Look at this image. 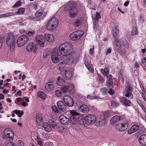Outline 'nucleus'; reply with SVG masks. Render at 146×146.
I'll use <instances>...</instances> for the list:
<instances>
[{
    "instance_id": "obj_12",
    "label": "nucleus",
    "mask_w": 146,
    "mask_h": 146,
    "mask_svg": "<svg viewBox=\"0 0 146 146\" xmlns=\"http://www.w3.org/2000/svg\"><path fill=\"white\" fill-rule=\"evenodd\" d=\"M63 100L65 104L69 107H72L74 105V102L72 98L68 95L64 96Z\"/></svg>"
},
{
    "instance_id": "obj_32",
    "label": "nucleus",
    "mask_w": 146,
    "mask_h": 146,
    "mask_svg": "<svg viewBox=\"0 0 146 146\" xmlns=\"http://www.w3.org/2000/svg\"><path fill=\"white\" fill-rule=\"evenodd\" d=\"M101 16L100 14V13L96 12V18L94 19V21H93V24L94 25V28H95V26L96 25V22H98L99 19L101 18Z\"/></svg>"
},
{
    "instance_id": "obj_46",
    "label": "nucleus",
    "mask_w": 146,
    "mask_h": 146,
    "mask_svg": "<svg viewBox=\"0 0 146 146\" xmlns=\"http://www.w3.org/2000/svg\"><path fill=\"white\" fill-rule=\"evenodd\" d=\"M35 33V31H29L28 32L27 31L26 34H27L29 36H33Z\"/></svg>"
},
{
    "instance_id": "obj_29",
    "label": "nucleus",
    "mask_w": 146,
    "mask_h": 146,
    "mask_svg": "<svg viewBox=\"0 0 146 146\" xmlns=\"http://www.w3.org/2000/svg\"><path fill=\"white\" fill-rule=\"evenodd\" d=\"M100 71L104 77H106V76L109 74V72L108 68L107 67L105 68H102L101 69Z\"/></svg>"
},
{
    "instance_id": "obj_50",
    "label": "nucleus",
    "mask_w": 146,
    "mask_h": 146,
    "mask_svg": "<svg viewBox=\"0 0 146 146\" xmlns=\"http://www.w3.org/2000/svg\"><path fill=\"white\" fill-rule=\"evenodd\" d=\"M25 10V8H20L19 9L18 11L16 13V14H23L24 13Z\"/></svg>"
},
{
    "instance_id": "obj_26",
    "label": "nucleus",
    "mask_w": 146,
    "mask_h": 146,
    "mask_svg": "<svg viewBox=\"0 0 146 146\" xmlns=\"http://www.w3.org/2000/svg\"><path fill=\"white\" fill-rule=\"evenodd\" d=\"M56 83L58 85L60 86H62L64 85L65 81L63 79L59 76L57 78Z\"/></svg>"
},
{
    "instance_id": "obj_14",
    "label": "nucleus",
    "mask_w": 146,
    "mask_h": 146,
    "mask_svg": "<svg viewBox=\"0 0 146 146\" xmlns=\"http://www.w3.org/2000/svg\"><path fill=\"white\" fill-rule=\"evenodd\" d=\"M115 43L114 42L115 45V48L117 51L120 54L122 55L124 54L125 53V50L122 49L121 44L119 42V40L117 42L115 40Z\"/></svg>"
},
{
    "instance_id": "obj_44",
    "label": "nucleus",
    "mask_w": 146,
    "mask_h": 146,
    "mask_svg": "<svg viewBox=\"0 0 146 146\" xmlns=\"http://www.w3.org/2000/svg\"><path fill=\"white\" fill-rule=\"evenodd\" d=\"M61 90L64 93H66L69 91L68 86H65L62 87Z\"/></svg>"
},
{
    "instance_id": "obj_23",
    "label": "nucleus",
    "mask_w": 146,
    "mask_h": 146,
    "mask_svg": "<svg viewBox=\"0 0 146 146\" xmlns=\"http://www.w3.org/2000/svg\"><path fill=\"white\" fill-rule=\"evenodd\" d=\"M122 117L118 115H115L111 119V122L112 124H114L115 123L122 120Z\"/></svg>"
},
{
    "instance_id": "obj_30",
    "label": "nucleus",
    "mask_w": 146,
    "mask_h": 146,
    "mask_svg": "<svg viewBox=\"0 0 146 146\" xmlns=\"http://www.w3.org/2000/svg\"><path fill=\"white\" fill-rule=\"evenodd\" d=\"M78 9H75L74 10L70 11L69 17L72 18H75L77 15Z\"/></svg>"
},
{
    "instance_id": "obj_15",
    "label": "nucleus",
    "mask_w": 146,
    "mask_h": 146,
    "mask_svg": "<svg viewBox=\"0 0 146 146\" xmlns=\"http://www.w3.org/2000/svg\"><path fill=\"white\" fill-rule=\"evenodd\" d=\"M57 104L58 109L60 111L64 112H66L67 111L66 106L64 104L63 102L61 101H59L57 102Z\"/></svg>"
},
{
    "instance_id": "obj_39",
    "label": "nucleus",
    "mask_w": 146,
    "mask_h": 146,
    "mask_svg": "<svg viewBox=\"0 0 146 146\" xmlns=\"http://www.w3.org/2000/svg\"><path fill=\"white\" fill-rule=\"evenodd\" d=\"M65 78L67 80L70 79L72 77V74L70 71H65Z\"/></svg>"
},
{
    "instance_id": "obj_47",
    "label": "nucleus",
    "mask_w": 146,
    "mask_h": 146,
    "mask_svg": "<svg viewBox=\"0 0 146 146\" xmlns=\"http://www.w3.org/2000/svg\"><path fill=\"white\" fill-rule=\"evenodd\" d=\"M97 80L100 83H104V80L103 78L99 75H98Z\"/></svg>"
},
{
    "instance_id": "obj_20",
    "label": "nucleus",
    "mask_w": 146,
    "mask_h": 146,
    "mask_svg": "<svg viewBox=\"0 0 146 146\" xmlns=\"http://www.w3.org/2000/svg\"><path fill=\"white\" fill-rule=\"evenodd\" d=\"M138 140L141 145L145 146L146 145V134H143L141 135Z\"/></svg>"
},
{
    "instance_id": "obj_45",
    "label": "nucleus",
    "mask_w": 146,
    "mask_h": 146,
    "mask_svg": "<svg viewBox=\"0 0 146 146\" xmlns=\"http://www.w3.org/2000/svg\"><path fill=\"white\" fill-rule=\"evenodd\" d=\"M43 12L42 10H39L36 12L35 15L36 17H39L43 14Z\"/></svg>"
},
{
    "instance_id": "obj_37",
    "label": "nucleus",
    "mask_w": 146,
    "mask_h": 146,
    "mask_svg": "<svg viewBox=\"0 0 146 146\" xmlns=\"http://www.w3.org/2000/svg\"><path fill=\"white\" fill-rule=\"evenodd\" d=\"M105 123L104 119H101L98 122H97L95 124L96 125L97 127L102 126Z\"/></svg>"
},
{
    "instance_id": "obj_64",
    "label": "nucleus",
    "mask_w": 146,
    "mask_h": 146,
    "mask_svg": "<svg viewBox=\"0 0 146 146\" xmlns=\"http://www.w3.org/2000/svg\"><path fill=\"white\" fill-rule=\"evenodd\" d=\"M5 146H15L14 143L12 142L7 143L5 145Z\"/></svg>"
},
{
    "instance_id": "obj_16",
    "label": "nucleus",
    "mask_w": 146,
    "mask_h": 146,
    "mask_svg": "<svg viewBox=\"0 0 146 146\" xmlns=\"http://www.w3.org/2000/svg\"><path fill=\"white\" fill-rule=\"evenodd\" d=\"M36 40L40 45L41 47L43 46L45 42V40L44 36L42 35H38L37 36Z\"/></svg>"
},
{
    "instance_id": "obj_62",
    "label": "nucleus",
    "mask_w": 146,
    "mask_h": 146,
    "mask_svg": "<svg viewBox=\"0 0 146 146\" xmlns=\"http://www.w3.org/2000/svg\"><path fill=\"white\" fill-rule=\"evenodd\" d=\"M75 24L77 26H78L80 24V21L79 19H76L74 22Z\"/></svg>"
},
{
    "instance_id": "obj_19",
    "label": "nucleus",
    "mask_w": 146,
    "mask_h": 146,
    "mask_svg": "<svg viewBox=\"0 0 146 146\" xmlns=\"http://www.w3.org/2000/svg\"><path fill=\"white\" fill-rule=\"evenodd\" d=\"M54 88L53 82L52 81L48 82L45 86L46 89L49 91L52 90Z\"/></svg>"
},
{
    "instance_id": "obj_8",
    "label": "nucleus",
    "mask_w": 146,
    "mask_h": 146,
    "mask_svg": "<svg viewBox=\"0 0 146 146\" xmlns=\"http://www.w3.org/2000/svg\"><path fill=\"white\" fill-rule=\"evenodd\" d=\"M77 106L79 107V111L82 113H87L89 111V108L88 106L84 104H82V103L80 100L77 101Z\"/></svg>"
},
{
    "instance_id": "obj_22",
    "label": "nucleus",
    "mask_w": 146,
    "mask_h": 146,
    "mask_svg": "<svg viewBox=\"0 0 146 146\" xmlns=\"http://www.w3.org/2000/svg\"><path fill=\"white\" fill-rule=\"evenodd\" d=\"M86 117H78V122L79 124L81 125H83L85 127H87V121L86 119Z\"/></svg>"
},
{
    "instance_id": "obj_49",
    "label": "nucleus",
    "mask_w": 146,
    "mask_h": 146,
    "mask_svg": "<svg viewBox=\"0 0 146 146\" xmlns=\"http://www.w3.org/2000/svg\"><path fill=\"white\" fill-rule=\"evenodd\" d=\"M138 32L137 27H133V30L131 32L132 35H134L136 34H137Z\"/></svg>"
},
{
    "instance_id": "obj_18",
    "label": "nucleus",
    "mask_w": 146,
    "mask_h": 146,
    "mask_svg": "<svg viewBox=\"0 0 146 146\" xmlns=\"http://www.w3.org/2000/svg\"><path fill=\"white\" fill-rule=\"evenodd\" d=\"M60 122L64 125H66L69 122V119L63 115H61L59 117Z\"/></svg>"
},
{
    "instance_id": "obj_57",
    "label": "nucleus",
    "mask_w": 146,
    "mask_h": 146,
    "mask_svg": "<svg viewBox=\"0 0 146 146\" xmlns=\"http://www.w3.org/2000/svg\"><path fill=\"white\" fill-rule=\"evenodd\" d=\"M108 84L109 86L111 88H112L113 86V80H108Z\"/></svg>"
},
{
    "instance_id": "obj_51",
    "label": "nucleus",
    "mask_w": 146,
    "mask_h": 146,
    "mask_svg": "<svg viewBox=\"0 0 146 146\" xmlns=\"http://www.w3.org/2000/svg\"><path fill=\"white\" fill-rule=\"evenodd\" d=\"M16 14L14 12H12L10 13H7L5 14H4V17H8L9 16H11L14 15H15Z\"/></svg>"
},
{
    "instance_id": "obj_3",
    "label": "nucleus",
    "mask_w": 146,
    "mask_h": 146,
    "mask_svg": "<svg viewBox=\"0 0 146 146\" xmlns=\"http://www.w3.org/2000/svg\"><path fill=\"white\" fill-rule=\"evenodd\" d=\"M58 24V20L55 17L50 19L47 23V28L48 30L51 31L54 29Z\"/></svg>"
},
{
    "instance_id": "obj_24",
    "label": "nucleus",
    "mask_w": 146,
    "mask_h": 146,
    "mask_svg": "<svg viewBox=\"0 0 146 146\" xmlns=\"http://www.w3.org/2000/svg\"><path fill=\"white\" fill-rule=\"evenodd\" d=\"M139 129V125H134L128 130L127 133L129 134H132L136 131Z\"/></svg>"
},
{
    "instance_id": "obj_31",
    "label": "nucleus",
    "mask_w": 146,
    "mask_h": 146,
    "mask_svg": "<svg viewBox=\"0 0 146 146\" xmlns=\"http://www.w3.org/2000/svg\"><path fill=\"white\" fill-rule=\"evenodd\" d=\"M43 127L47 131L50 132L52 130L51 126L47 123H44L43 124Z\"/></svg>"
},
{
    "instance_id": "obj_11",
    "label": "nucleus",
    "mask_w": 146,
    "mask_h": 146,
    "mask_svg": "<svg viewBox=\"0 0 146 146\" xmlns=\"http://www.w3.org/2000/svg\"><path fill=\"white\" fill-rule=\"evenodd\" d=\"M133 91V88L131 85L129 84H127L126 87V90L125 91V96L128 98L130 99H132L133 96L132 93Z\"/></svg>"
},
{
    "instance_id": "obj_60",
    "label": "nucleus",
    "mask_w": 146,
    "mask_h": 146,
    "mask_svg": "<svg viewBox=\"0 0 146 146\" xmlns=\"http://www.w3.org/2000/svg\"><path fill=\"white\" fill-rule=\"evenodd\" d=\"M111 88L108 92V93L111 95H113L115 93L114 91Z\"/></svg>"
},
{
    "instance_id": "obj_63",
    "label": "nucleus",
    "mask_w": 146,
    "mask_h": 146,
    "mask_svg": "<svg viewBox=\"0 0 146 146\" xmlns=\"http://www.w3.org/2000/svg\"><path fill=\"white\" fill-rule=\"evenodd\" d=\"M18 146H24L23 142L21 140H19L18 142Z\"/></svg>"
},
{
    "instance_id": "obj_52",
    "label": "nucleus",
    "mask_w": 146,
    "mask_h": 146,
    "mask_svg": "<svg viewBox=\"0 0 146 146\" xmlns=\"http://www.w3.org/2000/svg\"><path fill=\"white\" fill-rule=\"evenodd\" d=\"M21 2L20 1H17L15 5H14L12 7L13 8L19 7L21 5Z\"/></svg>"
},
{
    "instance_id": "obj_43",
    "label": "nucleus",
    "mask_w": 146,
    "mask_h": 146,
    "mask_svg": "<svg viewBox=\"0 0 146 146\" xmlns=\"http://www.w3.org/2000/svg\"><path fill=\"white\" fill-rule=\"evenodd\" d=\"M119 103L116 101H111V106L114 108L119 106Z\"/></svg>"
},
{
    "instance_id": "obj_25",
    "label": "nucleus",
    "mask_w": 146,
    "mask_h": 146,
    "mask_svg": "<svg viewBox=\"0 0 146 146\" xmlns=\"http://www.w3.org/2000/svg\"><path fill=\"white\" fill-rule=\"evenodd\" d=\"M66 61L65 60H63L62 62L59 64L57 66V68L59 70H61L63 69L64 67H65L66 64Z\"/></svg>"
},
{
    "instance_id": "obj_33",
    "label": "nucleus",
    "mask_w": 146,
    "mask_h": 146,
    "mask_svg": "<svg viewBox=\"0 0 146 146\" xmlns=\"http://www.w3.org/2000/svg\"><path fill=\"white\" fill-rule=\"evenodd\" d=\"M48 122L51 126L54 129H56L57 128L56 123L54 120L49 119Z\"/></svg>"
},
{
    "instance_id": "obj_35",
    "label": "nucleus",
    "mask_w": 146,
    "mask_h": 146,
    "mask_svg": "<svg viewBox=\"0 0 146 146\" xmlns=\"http://www.w3.org/2000/svg\"><path fill=\"white\" fill-rule=\"evenodd\" d=\"M25 98V97H24L23 98H21L19 97L17 98L15 101V103L18 105H21L23 101H24V99Z\"/></svg>"
},
{
    "instance_id": "obj_40",
    "label": "nucleus",
    "mask_w": 146,
    "mask_h": 146,
    "mask_svg": "<svg viewBox=\"0 0 146 146\" xmlns=\"http://www.w3.org/2000/svg\"><path fill=\"white\" fill-rule=\"evenodd\" d=\"M13 112L18 115L19 117H21L24 114V112L23 111H21L19 110H15L13 111Z\"/></svg>"
},
{
    "instance_id": "obj_2",
    "label": "nucleus",
    "mask_w": 146,
    "mask_h": 146,
    "mask_svg": "<svg viewBox=\"0 0 146 146\" xmlns=\"http://www.w3.org/2000/svg\"><path fill=\"white\" fill-rule=\"evenodd\" d=\"M15 35L12 33H8L7 36L6 42L7 45L10 47L11 51L13 52L15 48Z\"/></svg>"
},
{
    "instance_id": "obj_7",
    "label": "nucleus",
    "mask_w": 146,
    "mask_h": 146,
    "mask_svg": "<svg viewBox=\"0 0 146 146\" xmlns=\"http://www.w3.org/2000/svg\"><path fill=\"white\" fill-rule=\"evenodd\" d=\"M4 134L7 140L9 141H12L14 139V133L11 129L7 128L4 131Z\"/></svg>"
},
{
    "instance_id": "obj_42",
    "label": "nucleus",
    "mask_w": 146,
    "mask_h": 146,
    "mask_svg": "<svg viewBox=\"0 0 146 146\" xmlns=\"http://www.w3.org/2000/svg\"><path fill=\"white\" fill-rule=\"evenodd\" d=\"M58 129L59 131L61 133H65L66 132L67 130L66 128L61 126H59Z\"/></svg>"
},
{
    "instance_id": "obj_17",
    "label": "nucleus",
    "mask_w": 146,
    "mask_h": 146,
    "mask_svg": "<svg viewBox=\"0 0 146 146\" xmlns=\"http://www.w3.org/2000/svg\"><path fill=\"white\" fill-rule=\"evenodd\" d=\"M87 122L90 123H94L96 119V116L92 115H89L86 117Z\"/></svg>"
},
{
    "instance_id": "obj_38",
    "label": "nucleus",
    "mask_w": 146,
    "mask_h": 146,
    "mask_svg": "<svg viewBox=\"0 0 146 146\" xmlns=\"http://www.w3.org/2000/svg\"><path fill=\"white\" fill-rule=\"evenodd\" d=\"M113 36L115 38V41L117 42L118 41V37L117 36V34L118 33V31L117 29H115L113 30Z\"/></svg>"
},
{
    "instance_id": "obj_56",
    "label": "nucleus",
    "mask_w": 146,
    "mask_h": 146,
    "mask_svg": "<svg viewBox=\"0 0 146 146\" xmlns=\"http://www.w3.org/2000/svg\"><path fill=\"white\" fill-rule=\"evenodd\" d=\"M37 141L38 144V145H40V146H42L43 144L42 143V140L40 138L38 137L37 136Z\"/></svg>"
},
{
    "instance_id": "obj_9",
    "label": "nucleus",
    "mask_w": 146,
    "mask_h": 146,
    "mask_svg": "<svg viewBox=\"0 0 146 146\" xmlns=\"http://www.w3.org/2000/svg\"><path fill=\"white\" fill-rule=\"evenodd\" d=\"M128 127V123L127 121L119 123L116 125V129L120 131H125Z\"/></svg>"
},
{
    "instance_id": "obj_41",
    "label": "nucleus",
    "mask_w": 146,
    "mask_h": 146,
    "mask_svg": "<svg viewBox=\"0 0 146 146\" xmlns=\"http://www.w3.org/2000/svg\"><path fill=\"white\" fill-rule=\"evenodd\" d=\"M38 96L42 99H44L46 97V94L43 92H39L38 93Z\"/></svg>"
},
{
    "instance_id": "obj_5",
    "label": "nucleus",
    "mask_w": 146,
    "mask_h": 146,
    "mask_svg": "<svg viewBox=\"0 0 146 146\" xmlns=\"http://www.w3.org/2000/svg\"><path fill=\"white\" fill-rule=\"evenodd\" d=\"M70 111L72 116L70 117L69 122L73 125H76L77 123L78 116L80 115V113L74 110H71Z\"/></svg>"
},
{
    "instance_id": "obj_13",
    "label": "nucleus",
    "mask_w": 146,
    "mask_h": 146,
    "mask_svg": "<svg viewBox=\"0 0 146 146\" xmlns=\"http://www.w3.org/2000/svg\"><path fill=\"white\" fill-rule=\"evenodd\" d=\"M27 50L29 52L33 51L34 53L36 52L38 49V47L33 42H31L29 43L26 46Z\"/></svg>"
},
{
    "instance_id": "obj_34",
    "label": "nucleus",
    "mask_w": 146,
    "mask_h": 146,
    "mask_svg": "<svg viewBox=\"0 0 146 146\" xmlns=\"http://www.w3.org/2000/svg\"><path fill=\"white\" fill-rule=\"evenodd\" d=\"M85 64L89 71L92 73L94 72V69L91 67L90 64L87 61L85 60L84 62Z\"/></svg>"
},
{
    "instance_id": "obj_61",
    "label": "nucleus",
    "mask_w": 146,
    "mask_h": 146,
    "mask_svg": "<svg viewBox=\"0 0 146 146\" xmlns=\"http://www.w3.org/2000/svg\"><path fill=\"white\" fill-rule=\"evenodd\" d=\"M42 135L44 138H48L49 137V134L43 132L42 133Z\"/></svg>"
},
{
    "instance_id": "obj_6",
    "label": "nucleus",
    "mask_w": 146,
    "mask_h": 146,
    "mask_svg": "<svg viewBox=\"0 0 146 146\" xmlns=\"http://www.w3.org/2000/svg\"><path fill=\"white\" fill-rule=\"evenodd\" d=\"M28 36L25 35H23L20 36L18 38L17 42V44L19 47L23 46L28 40Z\"/></svg>"
},
{
    "instance_id": "obj_59",
    "label": "nucleus",
    "mask_w": 146,
    "mask_h": 146,
    "mask_svg": "<svg viewBox=\"0 0 146 146\" xmlns=\"http://www.w3.org/2000/svg\"><path fill=\"white\" fill-rule=\"evenodd\" d=\"M69 88V91L72 90L74 89V86L72 84H69L68 86Z\"/></svg>"
},
{
    "instance_id": "obj_48",
    "label": "nucleus",
    "mask_w": 146,
    "mask_h": 146,
    "mask_svg": "<svg viewBox=\"0 0 146 146\" xmlns=\"http://www.w3.org/2000/svg\"><path fill=\"white\" fill-rule=\"evenodd\" d=\"M50 53V52L48 51V49H45L43 52L44 57L46 58L49 55Z\"/></svg>"
},
{
    "instance_id": "obj_27",
    "label": "nucleus",
    "mask_w": 146,
    "mask_h": 146,
    "mask_svg": "<svg viewBox=\"0 0 146 146\" xmlns=\"http://www.w3.org/2000/svg\"><path fill=\"white\" fill-rule=\"evenodd\" d=\"M76 5L74 3H71L68 4L67 6V9L68 11L74 10L75 9H78L76 7Z\"/></svg>"
},
{
    "instance_id": "obj_4",
    "label": "nucleus",
    "mask_w": 146,
    "mask_h": 146,
    "mask_svg": "<svg viewBox=\"0 0 146 146\" xmlns=\"http://www.w3.org/2000/svg\"><path fill=\"white\" fill-rule=\"evenodd\" d=\"M84 32L81 30H78L71 33L69 36L72 40H76L80 39L83 36Z\"/></svg>"
},
{
    "instance_id": "obj_53",
    "label": "nucleus",
    "mask_w": 146,
    "mask_h": 146,
    "mask_svg": "<svg viewBox=\"0 0 146 146\" xmlns=\"http://www.w3.org/2000/svg\"><path fill=\"white\" fill-rule=\"evenodd\" d=\"M55 94L58 97H62V96L61 92L58 90L55 91Z\"/></svg>"
},
{
    "instance_id": "obj_28",
    "label": "nucleus",
    "mask_w": 146,
    "mask_h": 146,
    "mask_svg": "<svg viewBox=\"0 0 146 146\" xmlns=\"http://www.w3.org/2000/svg\"><path fill=\"white\" fill-rule=\"evenodd\" d=\"M45 39L47 41L50 42H52L54 40V37L53 35L47 34L45 35Z\"/></svg>"
},
{
    "instance_id": "obj_58",
    "label": "nucleus",
    "mask_w": 146,
    "mask_h": 146,
    "mask_svg": "<svg viewBox=\"0 0 146 146\" xmlns=\"http://www.w3.org/2000/svg\"><path fill=\"white\" fill-rule=\"evenodd\" d=\"M45 144L46 146H54L53 143L51 142H46Z\"/></svg>"
},
{
    "instance_id": "obj_10",
    "label": "nucleus",
    "mask_w": 146,
    "mask_h": 146,
    "mask_svg": "<svg viewBox=\"0 0 146 146\" xmlns=\"http://www.w3.org/2000/svg\"><path fill=\"white\" fill-rule=\"evenodd\" d=\"M58 52V50L54 49L52 52L51 58L52 62L54 63H57L59 61V57L60 56Z\"/></svg>"
},
{
    "instance_id": "obj_54",
    "label": "nucleus",
    "mask_w": 146,
    "mask_h": 146,
    "mask_svg": "<svg viewBox=\"0 0 146 146\" xmlns=\"http://www.w3.org/2000/svg\"><path fill=\"white\" fill-rule=\"evenodd\" d=\"M100 91L102 94L106 95L107 93V90L106 88H104L100 89Z\"/></svg>"
},
{
    "instance_id": "obj_21",
    "label": "nucleus",
    "mask_w": 146,
    "mask_h": 146,
    "mask_svg": "<svg viewBox=\"0 0 146 146\" xmlns=\"http://www.w3.org/2000/svg\"><path fill=\"white\" fill-rule=\"evenodd\" d=\"M120 102L123 104V105L127 107L130 106V104H131V102L130 100L127 99V98L125 97H122L120 99Z\"/></svg>"
},
{
    "instance_id": "obj_55",
    "label": "nucleus",
    "mask_w": 146,
    "mask_h": 146,
    "mask_svg": "<svg viewBox=\"0 0 146 146\" xmlns=\"http://www.w3.org/2000/svg\"><path fill=\"white\" fill-rule=\"evenodd\" d=\"M52 108L53 111L56 113H60V111L59 110L56 106H53L52 107Z\"/></svg>"
},
{
    "instance_id": "obj_1",
    "label": "nucleus",
    "mask_w": 146,
    "mask_h": 146,
    "mask_svg": "<svg viewBox=\"0 0 146 146\" xmlns=\"http://www.w3.org/2000/svg\"><path fill=\"white\" fill-rule=\"evenodd\" d=\"M73 48V45L68 42H66L60 44L59 47V50L63 56H69L71 54L70 50Z\"/></svg>"
},
{
    "instance_id": "obj_36",
    "label": "nucleus",
    "mask_w": 146,
    "mask_h": 146,
    "mask_svg": "<svg viewBox=\"0 0 146 146\" xmlns=\"http://www.w3.org/2000/svg\"><path fill=\"white\" fill-rule=\"evenodd\" d=\"M36 121L38 123H40L43 122L42 117V115L38 114L36 116Z\"/></svg>"
}]
</instances>
